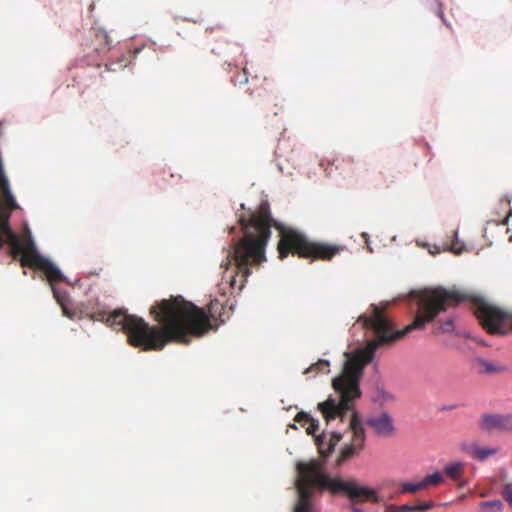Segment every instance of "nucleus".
<instances>
[{"label": "nucleus", "mask_w": 512, "mask_h": 512, "mask_svg": "<svg viewBox=\"0 0 512 512\" xmlns=\"http://www.w3.org/2000/svg\"><path fill=\"white\" fill-rule=\"evenodd\" d=\"M440 330L443 333H455L456 335H461V333L455 331V323L452 317L448 318L446 321L440 324ZM462 336L469 338L470 335L463 333Z\"/></svg>", "instance_id": "obj_16"}, {"label": "nucleus", "mask_w": 512, "mask_h": 512, "mask_svg": "<svg viewBox=\"0 0 512 512\" xmlns=\"http://www.w3.org/2000/svg\"><path fill=\"white\" fill-rule=\"evenodd\" d=\"M509 241L512 242V236H510Z\"/></svg>", "instance_id": "obj_41"}, {"label": "nucleus", "mask_w": 512, "mask_h": 512, "mask_svg": "<svg viewBox=\"0 0 512 512\" xmlns=\"http://www.w3.org/2000/svg\"><path fill=\"white\" fill-rule=\"evenodd\" d=\"M386 512H400L399 505H390L387 507Z\"/></svg>", "instance_id": "obj_31"}, {"label": "nucleus", "mask_w": 512, "mask_h": 512, "mask_svg": "<svg viewBox=\"0 0 512 512\" xmlns=\"http://www.w3.org/2000/svg\"><path fill=\"white\" fill-rule=\"evenodd\" d=\"M92 318L105 322L107 326L115 331H122L128 335V314L126 309H115L113 311L97 310Z\"/></svg>", "instance_id": "obj_8"}, {"label": "nucleus", "mask_w": 512, "mask_h": 512, "mask_svg": "<svg viewBox=\"0 0 512 512\" xmlns=\"http://www.w3.org/2000/svg\"><path fill=\"white\" fill-rule=\"evenodd\" d=\"M454 246L451 248V251L457 255L462 254L466 250V245L463 241L459 239V232L456 230L454 232Z\"/></svg>", "instance_id": "obj_20"}, {"label": "nucleus", "mask_w": 512, "mask_h": 512, "mask_svg": "<svg viewBox=\"0 0 512 512\" xmlns=\"http://www.w3.org/2000/svg\"><path fill=\"white\" fill-rule=\"evenodd\" d=\"M437 15L439 16V18L442 20V22L447 26V27H450V23L447 22L445 16H444V13H443V10L441 8V4L439 3V9L437 11Z\"/></svg>", "instance_id": "obj_28"}, {"label": "nucleus", "mask_w": 512, "mask_h": 512, "mask_svg": "<svg viewBox=\"0 0 512 512\" xmlns=\"http://www.w3.org/2000/svg\"><path fill=\"white\" fill-rule=\"evenodd\" d=\"M394 396L386 391L383 387L377 386V396L373 398V402H387L392 400Z\"/></svg>", "instance_id": "obj_19"}, {"label": "nucleus", "mask_w": 512, "mask_h": 512, "mask_svg": "<svg viewBox=\"0 0 512 512\" xmlns=\"http://www.w3.org/2000/svg\"><path fill=\"white\" fill-rule=\"evenodd\" d=\"M409 306L410 312L415 315L413 323L404 329H398L392 320L376 304H371L372 314L359 316L360 328L370 331L374 339L371 341V349L365 353L363 360L353 359L347 367V379H352L354 368L359 365L365 369L367 364H373V369L378 372V363L375 361L376 350L383 345H390L395 340L403 338L413 330L422 329L428 322L433 321L441 312H444L450 303L456 305L469 299L467 294L460 291H449L439 287L437 289L425 288L412 290L402 297Z\"/></svg>", "instance_id": "obj_3"}, {"label": "nucleus", "mask_w": 512, "mask_h": 512, "mask_svg": "<svg viewBox=\"0 0 512 512\" xmlns=\"http://www.w3.org/2000/svg\"><path fill=\"white\" fill-rule=\"evenodd\" d=\"M353 435V442L350 444H347L343 450L342 454L345 458H350L354 456L359 450H361L363 447H360L359 444L356 442L354 434Z\"/></svg>", "instance_id": "obj_18"}, {"label": "nucleus", "mask_w": 512, "mask_h": 512, "mask_svg": "<svg viewBox=\"0 0 512 512\" xmlns=\"http://www.w3.org/2000/svg\"><path fill=\"white\" fill-rule=\"evenodd\" d=\"M481 429L485 431L494 429L512 431V414H484Z\"/></svg>", "instance_id": "obj_9"}, {"label": "nucleus", "mask_w": 512, "mask_h": 512, "mask_svg": "<svg viewBox=\"0 0 512 512\" xmlns=\"http://www.w3.org/2000/svg\"><path fill=\"white\" fill-rule=\"evenodd\" d=\"M230 232H231V233H235V227H231V228H230Z\"/></svg>", "instance_id": "obj_39"}, {"label": "nucleus", "mask_w": 512, "mask_h": 512, "mask_svg": "<svg viewBox=\"0 0 512 512\" xmlns=\"http://www.w3.org/2000/svg\"><path fill=\"white\" fill-rule=\"evenodd\" d=\"M363 377V367L357 365L352 372V379H343L337 376L333 379L334 390L339 394L336 398L333 395L318 404L319 411L323 414L327 423L340 418L342 421L349 412L356 411L354 403L362 396L360 382Z\"/></svg>", "instance_id": "obj_5"}, {"label": "nucleus", "mask_w": 512, "mask_h": 512, "mask_svg": "<svg viewBox=\"0 0 512 512\" xmlns=\"http://www.w3.org/2000/svg\"><path fill=\"white\" fill-rule=\"evenodd\" d=\"M366 425L370 426L379 437H388L395 432L393 418L388 412H382L364 420L357 411H353L350 416L349 427L360 447L365 445Z\"/></svg>", "instance_id": "obj_6"}, {"label": "nucleus", "mask_w": 512, "mask_h": 512, "mask_svg": "<svg viewBox=\"0 0 512 512\" xmlns=\"http://www.w3.org/2000/svg\"><path fill=\"white\" fill-rule=\"evenodd\" d=\"M479 509L482 512H502L504 504L500 499H492L480 502Z\"/></svg>", "instance_id": "obj_13"}, {"label": "nucleus", "mask_w": 512, "mask_h": 512, "mask_svg": "<svg viewBox=\"0 0 512 512\" xmlns=\"http://www.w3.org/2000/svg\"><path fill=\"white\" fill-rule=\"evenodd\" d=\"M463 467L464 464L462 461L449 462L443 467L442 473L453 481H460L463 474Z\"/></svg>", "instance_id": "obj_12"}, {"label": "nucleus", "mask_w": 512, "mask_h": 512, "mask_svg": "<svg viewBox=\"0 0 512 512\" xmlns=\"http://www.w3.org/2000/svg\"><path fill=\"white\" fill-rule=\"evenodd\" d=\"M260 211L249 210V217L238 215L242 236L233 239L227 253L226 261L221 266L226 269L233 263L235 273H241L245 280L252 274L249 266L259 265L266 260L265 247L271 237V225L280 227L281 239L278 245L279 258L284 259L289 254L302 258L330 260L343 246L320 242H311L297 230L284 227L272 216L267 200L260 203Z\"/></svg>", "instance_id": "obj_2"}, {"label": "nucleus", "mask_w": 512, "mask_h": 512, "mask_svg": "<svg viewBox=\"0 0 512 512\" xmlns=\"http://www.w3.org/2000/svg\"><path fill=\"white\" fill-rule=\"evenodd\" d=\"M503 498L512 507V483L506 484L503 490Z\"/></svg>", "instance_id": "obj_24"}, {"label": "nucleus", "mask_w": 512, "mask_h": 512, "mask_svg": "<svg viewBox=\"0 0 512 512\" xmlns=\"http://www.w3.org/2000/svg\"><path fill=\"white\" fill-rule=\"evenodd\" d=\"M94 8H95V4H94V3H91V4L89 5V11H90V12H93V11H94Z\"/></svg>", "instance_id": "obj_35"}, {"label": "nucleus", "mask_w": 512, "mask_h": 512, "mask_svg": "<svg viewBox=\"0 0 512 512\" xmlns=\"http://www.w3.org/2000/svg\"><path fill=\"white\" fill-rule=\"evenodd\" d=\"M289 427L293 428V429H297V426L296 424H290Z\"/></svg>", "instance_id": "obj_38"}, {"label": "nucleus", "mask_w": 512, "mask_h": 512, "mask_svg": "<svg viewBox=\"0 0 512 512\" xmlns=\"http://www.w3.org/2000/svg\"><path fill=\"white\" fill-rule=\"evenodd\" d=\"M329 366H330V361L329 360L323 359V358H319L316 363H313L305 371V373H307L308 371H314V370H316L318 372L328 373L329 372Z\"/></svg>", "instance_id": "obj_17"}, {"label": "nucleus", "mask_w": 512, "mask_h": 512, "mask_svg": "<svg viewBox=\"0 0 512 512\" xmlns=\"http://www.w3.org/2000/svg\"><path fill=\"white\" fill-rule=\"evenodd\" d=\"M434 505H435L434 502L429 500V501H426V502H423V503H420V504H416L415 508H416V511L425 512V511H428L431 508H433Z\"/></svg>", "instance_id": "obj_25"}, {"label": "nucleus", "mask_w": 512, "mask_h": 512, "mask_svg": "<svg viewBox=\"0 0 512 512\" xmlns=\"http://www.w3.org/2000/svg\"><path fill=\"white\" fill-rule=\"evenodd\" d=\"M240 206H241V208H242V209H246V207H245V204H244V203H241V204H240Z\"/></svg>", "instance_id": "obj_40"}, {"label": "nucleus", "mask_w": 512, "mask_h": 512, "mask_svg": "<svg viewBox=\"0 0 512 512\" xmlns=\"http://www.w3.org/2000/svg\"><path fill=\"white\" fill-rule=\"evenodd\" d=\"M480 305L478 318L483 327L492 334L505 335L512 330V313L487 304L478 298Z\"/></svg>", "instance_id": "obj_7"}, {"label": "nucleus", "mask_w": 512, "mask_h": 512, "mask_svg": "<svg viewBox=\"0 0 512 512\" xmlns=\"http://www.w3.org/2000/svg\"><path fill=\"white\" fill-rule=\"evenodd\" d=\"M399 510L400 512H416L415 505L409 503L399 505Z\"/></svg>", "instance_id": "obj_27"}, {"label": "nucleus", "mask_w": 512, "mask_h": 512, "mask_svg": "<svg viewBox=\"0 0 512 512\" xmlns=\"http://www.w3.org/2000/svg\"><path fill=\"white\" fill-rule=\"evenodd\" d=\"M478 512H482V511L479 509V511H478Z\"/></svg>", "instance_id": "obj_42"}, {"label": "nucleus", "mask_w": 512, "mask_h": 512, "mask_svg": "<svg viewBox=\"0 0 512 512\" xmlns=\"http://www.w3.org/2000/svg\"><path fill=\"white\" fill-rule=\"evenodd\" d=\"M294 486L298 500L294 504L293 512H317L312 501L314 489L320 492L326 490L332 494H345L351 499L379 501L378 493L374 488L360 485L354 479L344 480L339 476L333 477L325 472L316 460L311 463L299 461L296 464Z\"/></svg>", "instance_id": "obj_4"}, {"label": "nucleus", "mask_w": 512, "mask_h": 512, "mask_svg": "<svg viewBox=\"0 0 512 512\" xmlns=\"http://www.w3.org/2000/svg\"><path fill=\"white\" fill-rule=\"evenodd\" d=\"M469 453L480 462L485 461L488 457L493 456L497 453L498 449L495 447H481L477 444H472L467 448Z\"/></svg>", "instance_id": "obj_11"}, {"label": "nucleus", "mask_w": 512, "mask_h": 512, "mask_svg": "<svg viewBox=\"0 0 512 512\" xmlns=\"http://www.w3.org/2000/svg\"><path fill=\"white\" fill-rule=\"evenodd\" d=\"M336 162H337V160L327 161V163L324 160H322L320 162V166L324 168V170L326 171L327 176H331V174H332L331 170H328V167L330 165H332V166L335 165Z\"/></svg>", "instance_id": "obj_26"}, {"label": "nucleus", "mask_w": 512, "mask_h": 512, "mask_svg": "<svg viewBox=\"0 0 512 512\" xmlns=\"http://www.w3.org/2000/svg\"><path fill=\"white\" fill-rule=\"evenodd\" d=\"M296 421L303 424H308L306 431L307 434L315 436V440L320 449H324V443L326 442V434L322 432L319 435H316V432L319 430L320 421L314 418L311 414L300 411L296 416Z\"/></svg>", "instance_id": "obj_10"}, {"label": "nucleus", "mask_w": 512, "mask_h": 512, "mask_svg": "<svg viewBox=\"0 0 512 512\" xmlns=\"http://www.w3.org/2000/svg\"><path fill=\"white\" fill-rule=\"evenodd\" d=\"M230 281H233L235 282V273L233 275L230 276Z\"/></svg>", "instance_id": "obj_37"}, {"label": "nucleus", "mask_w": 512, "mask_h": 512, "mask_svg": "<svg viewBox=\"0 0 512 512\" xmlns=\"http://www.w3.org/2000/svg\"><path fill=\"white\" fill-rule=\"evenodd\" d=\"M223 302L211 299L207 309L201 308L182 296L156 301L150 312L159 323L151 326L142 317L130 314V346L142 350H162L167 343L188 345L191 337H202L225 323Z\"/></svg>", "instance_id": "obj_1"}, {"label": "nucleus", "mask_w": 512, "mask_h": 512, "mask_svg": "<svg viewBox=\"0 0 512 512\" xmlns=\"http://www.w3.org/2000/svg\"><path fill=\"white\" fill-rule=\"evenodd\" d=\"M343 435L341 432L333 431L331 432V439L328 442H325L327 444V451L330 453L334 451L336 444L342 439Z\"/></svg>", "instance_id": "obj_21"}, {"label": "nucleus", "mask_w": 512, "mask_h": 512, "mask_svg": "<svg viewBox=\"0 0 512 512\" xmlns=\"http://www.w3.org/2000/svg\"><path fill=\"white\" fill-rule=\"evenodd\" d=\"M501 202H506L508 205H510V198L505 195L501 198Z\"/></svg>", "instance_id": "obj_34"}, {"label": "nucleus", "mask_w": 512, "mask_h": 512, "mask_svg": "<svg viewBox=\"0 0 512 512\" xmlns=\"http://www.w3.org/2000/svg\"><path fill=\"white\" fill-rule=\"evenodd\" d=\"M352 512H363V509L360 506L353 505L351 507Z\"/></svg>", "instance_id": "obj_32"}, {"label": "nucleus", "mask_w": 512, "mask_h": 512, "mask_svg": "<svg viewBox=\"0 0 512 512\" xmlns=\"http://www.w3.org/2000/svg\"><path fill=\"white\" fill-rule=\"evenodd\" d=\"M423 484L425 488L431 486V485H439L445 482V477L442 472L439 470H435L431 474H427L423 479Z\"/></svg>", "instance_id": "obj_14"}, {"label": "nucleus", "mask_w": 512, "mask_h": 512, "mask_svg": "<svg viewBox=\"0 0 512 512\" xmlns=\"http://www.w3.org/2000/svg\"><path fill=\"white\" fill-rule=\"evenodd\" d=\"M476 361H477L479 364H481V365H483V366H484V368H485V370H484V371H485V373H495V372H499V371H501V370H502V368H501V367H499V366L495 365V364H494V363H492V362H488V361H486V360H485V359H483V358H480V357H479V358H476Z\"/></svg>", "instance_id": "obj_22"}, {"label": "nucleus", "mask_w": 512, "mask_h": 512, "mask_svg": "<svg viewBox=\"0 0 512 512\" xmlns=\"http://www.w3.org/2000/svg\"><path fill=\"white\" fill-rule=\"evenodd\" d=\"M361 236L364 238L365 242H366V245H367V249L369 252H373V248L371 247L370 245V237H369V234L367 232H363L361 234Z\"/></svg>", "instance_id": "obj_29"}, {"label": "nucleus", "mask_w": 512, "mask_h": 512, "mask_svg": "<svg viewBox=\"0 0 512 512\" xmlns=\"http://www.w3.org/2000/svg\"><path fill=\"white\" fill-rule=\"evenodd\" d=\"M508 221H509V218H505V219L501 222V224H502V225H506V224L508 223Z\"/></svg>", "instance_id": "obj_36"}, {"label": "nucleus", "mask_w": 512, "mask_h": 512, "mask_svg": "<svg viewBox=\"0 0 512 512\" xmlns=\"http://www.w3.org/2000/svg\"><path fill=\"white\" fill-rule=\"evenodd\" d=\"M459 407V404L443 405L440 407L441 411H451Z\"/></svg>", "instance_id": "obj_30"}, {"label": "nucleus", "mask_w": 512, "mask_h": 512, "mask_svg": "<svg viewBox=\"0 0 512 512\" xmlns=\"http://www.w3.org/2000/svg\"><path fill=\"white\" fill-rule=\"evenodd\" d=\"M142 50V47H133V54L136 56L138 55Z\"/></svg>", "instance_id": "obj_33"}, {"label": "nucleus", "mask_w": 512, "mask_h": 512, "mask_svg": "<svg viewBox=\"0 0 512 512\" xmlns=\"http://www.w3.org/2000/svg\"><path fill=\"white\" fill-rule=\"evenodd\" d=\"M422 489H425V486L421 480L417 482H403L400 491L401 493H414Z\"/></svg>", "instance_id": "obj_15"}, {"label": "nucleus", "mask_w": 512, "mask_h": 512, "mask_svg": "<svg viewBox=\"0 0 512 512\" xmlns=\"http://www.w3.org/2000/svg\"><path fill=\"white\" fill-rule=\"evenodd\" d=\"M242 75H237V76H233L231 78V82L234 84V85H243V84H246L248 82V70L246 67L243 68L242 70Z\"/></svg>", "instance_id": "obj_23"}]
</instances>
